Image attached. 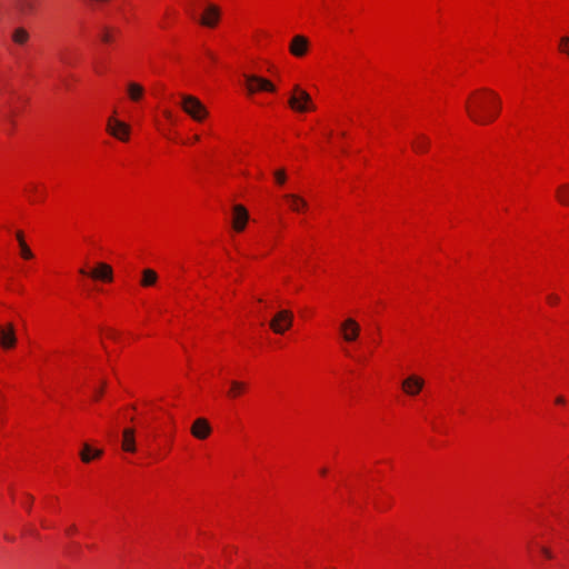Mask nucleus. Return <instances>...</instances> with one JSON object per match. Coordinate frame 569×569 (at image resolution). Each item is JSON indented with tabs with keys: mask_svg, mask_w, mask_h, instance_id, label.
Segmentation results:
<instances>
[{
	"mask_svg": "<svg viewBox=\"0 0 569 569\" xmlns=\"http://www.w3.org/2000/svg\"><path fill=\"white\" fill-rule=\"evenodd\" d=\"M116 30L109 27H102L100 32V39L104 43H110L114 39Z\"/></svg>",
	"mask_w": 569,
	"mask_h": 569,
	"instance_id": "25",
	"label": "nucleus"
},
{
	"mask_svg": "<svg viewBox=\"0 0 569 569\" xmlns=\"http://www.w3.org/2000/svg\"><path fill=\"white\" fill-rule=\"evenodd\" d=\"M77 529H76V526H71L69 529H68V533H72L74 532Z\"/></svg>",
	"mask_w": 569,
	"mask_h": 569,
	"instance_id": "34",
	"label": "nucleus"
},
{
	"mask_svg": "<svg viewBox=\"0 0 569 569\" xmlns=\"http://www.w3.org/2000/svg\"><path fill=\"white\" fill-rule=\"evenodd\" d=\"M36 190H37V187H36V186H32V187L30 188V191H31V192H36Z\"/></svg>",
	"mask_w": 569,
	"mask_h": 569,
	"instance_id": "36",
	"label": "nucleus"
},
{
	"mask_svg": "<svg viewBox=\"0 0 569 569\" xmlns=\"http://www.w3.org/2000/svg\"><path fill=\"white\" fill-rule=\"evenodd\" d=\"M19 246H20V249H21V256L24 259H31L33 257L32 251L30 250V248L28 247V244L26 243L24 240H21V244H19Z\"/></svg>",
	"mask_w": 569,
	"mask_h": 569,
	"instance_id": "26",
	"label": "nucleus"
},
{
	"mask_svg": "<svg viewBox=\"0 0 569 569\" xmlns=\"http://www.w3.org/2000/svg\"><path fill=\"white\" fill-rule=\"evenodd\" d=\"M547 299H548V301H549L550 303H557V302L559 301V298H558L557 296H555V295H550V296H548V298H547Z\"/></svg>",
	"mask_w": 569,
	"mask_h": 569,
	"instance_id": "30",
	"label": "nucleus"
},
{
	"mask_svg": "<svg viewBox=\"0 0 569 569\" xmlns=\"http://www.w3.org/2000/svg\"><path fill=\"white\" fill-rule=\"evenodd\" d=\"M320 472H321V475H326L327 473V469L323 468V469L320 470Z\"/></svg>",
	"mask_w": 569,
	"mask_h": 569,
	"instance_id": "37",
	"label": "nucleus"
},
{
	"mask_svg": "<svg viewBox=\"0 0 569 569\" xmlns=\"http://www.w3.org/2000/svg\"><path fill=\"white\" fill-rule=\"evenodd\" d=\"M164 116H166L168 119H170V120H171V118H172V114H171V112H170V111H164Z\"/></svg>",
	"mask_w": 569,
	"mask_h": 569,
	"instance_id": "35",
	"label": "nucleus"
},
{
	"mask_svg": "<svg viewBox=\"0 0 569 569\" xmlns=\"http://www.w3.org/2000/svg\"><path fill=\"white\" fill-rule=\"evenodd\" d=\"M127 93L130 100L138 102L144 94V88L140 83L129 82L127 84Z\"/></svg>",
	"mask_w": 569,
	"mask_h": 569,
	"instance_id": "18",
	"label": "nucleus"
},
{
	"mask_svg": "<svg viewBox=\"0 0 569 569\" xmlns=\"http://www.w3.org/2000/svg\"><path fill=\"white\" fill-rule=\"evenodd\" d=\"M425 381L418 376H409L402 381V390L408 396H417L423 388Z\"/></svg>",
	"mask_w": 569,
	"mask_h": 569,
	"instance_id": "11",
	"label": "nucleus"
},
{
	"mask_svg": "<svg viewBox=\"0 0 569 569\" xmlns=\"http://www.w3.org/2000/svg\"><path fill=\"white\" fill-rule=\"evenodd\" d=\"M247 89L249 93L257 91H270L273 92L276 87L268 80L253 74H246Z\"/></svg>",
	"mask_w": 569,
	"mask_h": 569,
	"instance_id": "5",
	"label": "nucleus"
},
{
	"mask_svg": "<svg viewBox=\"0 0 569 569\" xmlns=\"http://www.w3.org/2000/svg\"><path fill=\"white\" fill-rule=\"evenodd\" d=\"M16 236H17V240H18L19 244H21V240H24L22 232L18 231Z\"/></svg>",
	"mask_w": 569,
	"mask_h": 569,
	"instance_id": "32",
	"label": "nucleus"
},
{
	"mask_svg": "<svg viewBox=\"0 0 569 569\" xmlns=\"http://www.w3.org/2000/svg\"><path fill=\"white\" fill-rule=\"evenodd\" d=\"M283 198L289 202L292 211L299 212L308 207L307 201L298 194L287 193Z\"/></svg>",
	"mask_w": 569,
	"mask_h": 569,
	"instance_id": "17",
	"label": "nucleus"
},
{
	"mask_svg": "<svg viewBox=\"0 0 569 569\" xmlns=\"http://www.w3.org/2000/svg\"><path fill=\"white\" fill-rule=\"evenodd\" d=\"M558 201L563 206H569V184L565 183L558 187L556 191Z\"/></svg>",
	"mask_w": 569,
	"mask_h": 569,
	"instance_id": "23",
	"label": "nucleus"
},
{
	"mask_svg": "<svg viewBox=\"0 0 569 569\" xmlns=\"http://www.w3.org/2000/svg\"><path fill=\"white\" fill-rule=\"evenodd\" d=\"M466 111L473 122L490 123L499 114L500 99L493 91L481 89L467 101Z\"/></svg>",
	"mask_w": 569,
	"mask_h": 569,
	"instance_id": "1",
	"label": "nucleus"
},
{
	"mask_svg": "<svg viewBox=\"0 0 569 569\" xmlns=\"http://www.w3.org/2000/svg\"><path fill=\"white\" fill-rule=\"evenodd\" d=\"M340 330L345 341L353 342L358 339L361 329L359 323L355 319L347 318L345 321L341 322Z\"/></svg>",
	"mask_w": 569,
	"mask_h": 569,
	"instance_id": "8",
	"label": "nucleus"
},
{
	"mask_svg": "<svg viewBox=\"0 0 569 569\" xmlns=\"http://www.w3.org/2000/svg\"><path fill=\"white\" fill-rule=\"evenodd\" d=\"M190 431L194 438L199 440H204L210 436L212 429L207 419L198 418L193 421Z\"/></svg>",
	"mask_w": 569,
	"mask_h": 569,
	"instance_id": "9",
	"label": "nucleus"
},
{
	"mask_svg": "<svg viewBox=\"0 0 569 569\" xmlns=\"http://www.w3.org/2000/svg\"><path fill=\"white\" fill-rule=\"evenodd\" d=\"M198 140H199V136H194L193 141H198Z\"/></svg>",
	"mask_w": 569,
	"mask_h": 569,
	"instance_id": "38",
	"label": "nucleus"
},
{
	"mask_svg": "<svg viewBox=\"0 0 569 569\" xmlns=\"http://www.w3.org/2000/svg\"><path fill=\"white\" fill-rule=\"evenodd\" d=\"M249 219V213L247 209L241 204H236L233 207V218H232V227L236 231L240 232L246 228V224Z\"/></svg>",
	"mask_w": 569,
	"mask_h": 569,
	"instance_id": "12",
	"label": "nucleus"
},
{
	"mask_svg": "<svg viewBox=\"0 0 569 569\" xmlns=\"http://www.w3.org/2000/svg\"><path fill=\"white\" fill-rule=\"evenodd\" d=\"M104 386L106 382L102 383V387L100 389L96 390V399H98L102 395Z\"/></svg>",
	"mask_w": 569,
	"mask_h": 569,
	"instance_id": "31",
	"label": "nucleus"
},
{
	"mask_svg": "<svg viewBox=\"0 0 569 569\" xmlns=\"http://www.w3.org/2000/svg\"><path fill=\"white\" fill-rule=\"evenodd\" d=\"M10 38L14 44L24 46L30 39V33L24 27H16L12 29Z\"/></svg>",
	"mask_w": 569,
	"mask_h": 569,
	"instance_id": "16",
	"label": "nucleus"
},
{
	"mask_svg": "<svg viewBox=\"0 0 569 569\" xmlns=\"http://www.w3.org/2000/svg\"><path fill=\"white\" fill-rule=\"evenodd\" d=\"M122 449L127 452L136 451V431L133 428H126L122 431Z\"/></svg>",
	"mask_w": 569,
	"mask_h": 569,
	"instance_id": "15",
	"label": "nucleus"
},
{
	"mask_svg": "<svg viewBox=\"0 0 569 569\" xmlns=\"http://www.w3.org/2000/svg\"><path fill=\"white\" fill-rule=\"evenodd\" d=\"M181 108L196 121H202L208 116V111L202 102L190 94H181Z\"/></svg>",
	"mask_w": 569,
	"mask_h": 569,
	"instance_id": "2",
	"label": "nucleus"
},
{
	"mask_svg": "<svg viewBox=\"0 0 569 569\" xmlns=\"http://www.w3.org/2000/svg\"><path fill=\"white\" fill-rule=\"evenodd\" d=\"M541 552L543 553L545 557H547L549 559L552 558V553H551V551L548 548L542 547L541 548Z\"/></svg>",
	"mask_w": 569,
	"mask_h": 569,
	"instance_id": "29",
	"label": "nucleus"
},
{
	"mask_svg": "<svg viewBox=\"0 0 569 569\" xmlns=\"http://www.w3.org/2000/svg\"><path fill=\"white\" fill-rule=\"evenodd\" d=\"M274 178L278 184H283L287 180V176L283 169L277 170L274 172Z\"/></svg>",
	"mask_w": 569,
	"mask_h": 569,
	"instance_id": "28",
	"label": "nucleus"
},
{
	"mask_svg": "<svg viewBox=\"0 0 569 569\" xmlns=\"http://www.w3.org/2000/svg\"><path fill=\"white\" fill-rule=\"evenodd\" d=\"M158 280V274L152 269H144L142 271V279H141V286L142 287H151L153 286Z\"/></svg>",
	"mask_w": 569,
	"mask_h": 569,
	"instance_id": "22",
	"label": "nucleus"
},
{
	"mask_svg": "<svg viewBox=\"0 0 569 569\" xmlns=\"http://www.w3.org/2000/svg\"><path fill=\"white\" fill-rule=\"evenodd\" d=\"M308 49L309 40L301 34L295 36L289 46L290 53L297 58L303 57L308 52Z\"/></svg>",
	"mask_w": 569,
	"mask_h": 569,
	"instance_id": "10",
	"label": "nucleus"
},
{
	"mask_svg": "<svg viewBox=\"0 0 569 569\" xmlns=\"http://www.w3.org/2000/svg\"><path fill=\"white\" fill-rule=\"evenodd\" d=\"M103 451L100 449H92L88 443H84L80 451V458L83 462L88 463L93 458H100Z\"/></svg>",
	"mask_w": 569,
	"mask_h": 569,
	"instance_id": "20",
	"label": "nucleus"
},
{
	"mask_svg": "<svg viewBox=\"0 0 569 569\" xmlns=\"http://www.w3.org/2000/svg\"><path fill=\"white\" fill-rule=\"evenodd\" d=\"M293 321V315L289 310H280L274 317L270 320V329L278 335L284 333L291 326Z\"/></svg>",
	"mask_w": 569,
	"mask_h": 569,
	"instance_id": "4",
	"label": "nucleus"
},
{
	"mask_svg": "<svg viewBox=\"0 0 569 569\" xmlns=\"http://www.w3.org/2000/svg\"><path fill=\"white\" fill-rule=\"evenodd\" d=\"M430 139L423 134L419 133L416 136V139L412 141V149L417 153L426 152L429 149Z\"/></svg>",
	"mask_w": 569,
	"mask_h": 569,
	"instance_id": "19",
	"label": "nucleus"
},
{
	"mask_svg": "<svg viewBox=\"0 0 569 569\" xmlns=\"http://www.w3.org/2000/svg\"><path fill=\"white\" fill-rule=\"evenodd\" d=\"M288 103L298 112H306L315 109L310 94L298 86L293 88V93L290 96Z\"/></svg>",
	"mask_w": 569,
	"mask_h": 569,
	"instance_id": "3",
	"label": "nucleus"
},
{
	"mask_svg": "<svg viewBox=\"0 0 569 569\" xmlns=\"http://www.w3.org/2000/svg\"><path fill=\"white\" fill-rule=\"evenodd\" d=\"M16 9L22 14H29L34 10L33 0H14Z\"/></svg>",
	"mask_w": 569,
	"mask_h": 569,
	"instance_id": "21",
	"label": "nucleus"
},
{
	"mask_svg": "<svg viewBox=\"0 0 569 569\" xmlns=\"http://www.w3.org/2000/svg\"><path fill=\"white\" fill-rule=\"evenodd\" d=\"M107 131L112 137L121 141H127L130 133V127L114 117H110L107 121Z\"/></svg>",
	"mask_w": 569,
	"mask_h": 569,
	"instance_id": "6",
	"label": "nucleus"
},
{
	"mask_svg": "<svg viewBox=\"0 0 569 569\" xmlns=\"http://www.w3.org/2000/svg\"><path fill=\"white\" fill-rule=\"evenodd\" d=\"M230 385H231V386H230V389H229V391H228V396H229L230 398H236V397H238V396H239V395H241V393L246 390V388H247V386H246V383H244V382L237 381V380L231 381V383H230Z\"/></svg>",
	"mask_w": 569,
	"mask_h": 569,
	"instance_id": "24",
	"label": "nucleus"
},
{
	"mask_svg": "<svg viewBox=\"0 0 569 569\" xmlns=\"http://www.w3.org/2000/svg\"><path fill=\"white\" fill-rule=\"evenodd\" d=\"M79 272L83 276H90L93 279L108 281V282L112 281V279H113L112 268L104 262L98 263L97 268L94 270H92L90 273L83 268H81L79 270Z\"/></svg>",
	"mask_w": 569,
	"mask_h": 569,
	"instance_id": "7",
	"label": "nucleus"
},
{
	"mask_svg": "<svg viewBox=\"0 0 569 569\" xmlns=\"http://www.w3.org/2000/svg\"><path fill=\"white\" fill-rule=\"evenodd\" d=\"M220 17L219 8L214 4H209L203 16L200 18V23L204 27L213 28L217 26Z\"/></svg>",
	"mask_w": 569,
	"mask_h": 569,
	"instance_id": "13",
	"label": "nucleus"
},
{
	"mask_svg": "<svg viewBox=\"0 0 569 569\" xmlns=\"http://www.w3.org/2000/svg\"><path fill=\"white\" fill-rule=\"evenodd\" d=\"M556 402L559 403V405H562V403H565V398L563 397H558L556 399Z\"/></svg>",
	"mask_w": 569,
	"mask_h": 569,
	"instance_id": "33",
	"label": "nucleus"
},
{
	"mask_svg": "<svg viewBox=\"0 0 569 569\" xmlns=\"http://www.w3.org/2000/svg\"><path fill=\"white\" fill-rule=\"evenodd\" d=\"M559 49L562 53L569 56V37H562L560 39Z\"/></svg>",
	"mask_w": 569,
	"mask_h": 569,
	"instance_id": "27",
	"label": "nucleus"
},
{
	"mask_svg": "<svg viewBox=\"0 0 569 569\" xmlns=\"http://www.w3.org/2000/svg\"><path fill=\"white\" fill-rule=\"evenodd\" d=\"M17 343L14 328L11 323L2 325V350L12 349Z\"/></svg>",
	"mask_w": 569,
	"mask_h": 569,
	"instance_id": "14",
	"label": "nucleus"
}]
</instances>
